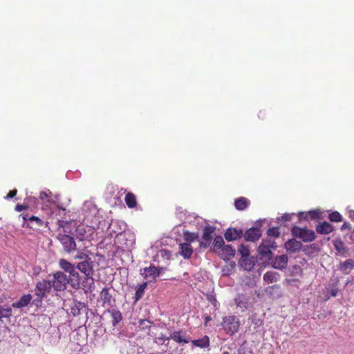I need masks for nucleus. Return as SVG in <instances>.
<instances>
[{
	"label": "nucleus",
	"instance_id": "f257e3e1",
	"mask_svg": "<svg viewBox=\"0 0 354 354\" xmlns=\"http://www.w3.org/2000/svg\"><path fill=\"white\" fill-rule=\"evenodd\" d=\"M221 325L226 334L232 336L239 331L241 323L237 317L228 315L223 318Z\"/></svg>",
	"mask_w": 354,
	"mask_h": 354
},
{
	"label": "nucleus",
	"instance_id": "f03ea898",
	"mask_svg": "<svg viewBox=\"0 0 354 354\" xmlns=\"http://www.w3.org/2000/svg\"><path fill=\"white\" fill-rule=\"evenodd\" d=\"M294 236L301 239L304 242H310L315 239V232L307 228H301L298 226H293L291 230Z\"/></svg>",
	"mask_w": 354,
	"mask_h": 354
},
{
	"label": "nucleus",
	"instance_id": "7ed1b4c3",
	"mask_svg": "<svg viewBox=\"0 0 354 354\" xmlns=\"http://www.w3.org/2000/svg\"><path fill=\"white\" fill-rule=\"evenodd\" d=\"M277 248L276 243L270 239H265L262 240L261 243L259 246L258 252L261 258L270 259L272 257V250Z\"/></svg>",
	"mask_w": 354,
	"mask_h": 354
},
{
	"label": "nucleus",
	"instance_id": "20e7f679",
	"mask_svg": "<svg viewBox=\"0 0 354 354\" xmlns=\"http://www.w3.org/2000/svg\"><path fill=\"white\" fill-rule=\"evenodd\" d=\"M53 279L51 284L56 291H62L66 288L69 279L66 274L61 271H57L54 273Z\"/></svg>",
	"mask_w": 354,
	"mask_h": 354
},
{
	"label": "nucleus",
	"instance_id": "39448f33",
	"mask_svg": "<svg viewBox=\"0 0 354 354\" xmlns=\"http://www.w3.org/2000/svg\"><path fill=\"white\" fill-rule=\"evenodd\" d=\"M52 287L50 281L41 280L38 281L35 288V294L38 297L36 301L41 302L42 299L46 297V293L50 291Z\"/></svg>",
	"mask_w": 354,
	"mask_h": 354
},
{
	"label": "nucleus",
	"instance_id": "423d86ee",
	"mask_svg": "<svg viewBox=\"0 0 354 354\" xmlns=\"http://www.w3.org/2000/svg\"><path fill=\"white\" fill-rule=\"evenodd\" d=\"M57 239L62 243L66 253H71L76 250L77 245L73 237L67 234H58Z\"/></svg>",
	"mask_w": 354,
	"mask_h": 354
},
{
	"label": "nucleus",
	"instance_id": "0eeeda50",
	"mask_svg": "<svg viewBox=\"0 0 354 354\" xmlns=\"http://www.w3.org/2000/svg\"><path fill=\"white\" fill-rule=\"evenodd\" d=\"M215 228L212 226L207 225L203 228L201 240L199 242L200 248H207L212 243L213 239V233Z\"/></svg>",
	"mask_w": 354,
	"mask_h": 354
},
{
	"label": "nucleus",
	"instance_id": "6e6552de",
	"mask_svg": "<svg viewBox=\"0 0 354 354\" xmlns=\"http://www.w3.org/2000/svg\"><path fill=\"white\" fill-rule=\"evenodd\" d=\"M77 268L81 272L84 273L86 277L91 278L92 281L91 285L94 286V280L92 277L94 272V270L91 259H90V260H86L80 262L77 265Z\"/></svg>",
	"mask_w": 354,
	"mask_h": 354
},
{
	"label": "nucleus",
	"instance_id": "1a4fd4ad",
	"mask_svg": "<svg viewBox=\"0 0 354 354\" xmlns=\"http://www.w3.org/2000/svg\"><path fill=\"white\" fill-rule=\"evenodd\" d=\"M88 307L85 303L75 300L73 301L71 307V313L73 316H79L82 313L87 314Z\"/></svg>",
	"mask_w": 354,
	"mask_h": 354
},
{
	"label": "nucleus",
	"instance_id": "9d476101",
	"mask_svg": "<svg viewBox=\"0 0 354 354\" xmlns=\"http://www.w3.org/2000/svg\"><path fill=\"white\" fill-rule=\"evenodd\" d=\"M243 236V230L234 227L226 230L224 237L227 241H232L241 239Z\"/></svg>",
	"mask_w": 354,
	"mask_h": 354
},
{
	"label": "nucleus",
	"instance_id": "9b49d317",
	"mask_svg": "<svg viewBox=\"0 0 354 354\" xmlns=\"http://www.w3.org/2000/svg\"><path fill=\"white\" fill-rule=\"evenodd\" d=\"M261 233L258 227H251L244 234V238L247 241L254 242L261 237Z\"/></svg>",
	"mask_w": 354,
	"mask_h": 354
},
{
	"label": "nucleus",
	"instance_id": "f8f14e48",
	"mask_svg": "<svg viewBox=\"0 0 354 354\" xmlns=\"http://www.w3.org/2000/svg\"><path fill=\"white\" fill-rule=\"evenodd\" d=\"M288 258L287 255L283 254L276 257L272 262V266L274 269L283 270L287 267Z\"/></svg>",
	"mask_w": 354,
	"mask_h": 354
},
{
	"label": "nucleus",
	"instance_id": "ddd939ff",
	"mask_svg": "<svg viewBox=\"0 0 354 354\" xmlns=\"http://www.w3.org/2000/svg\"><path fill=\"white\" fill-rule=\"evenodd\" d=\"M59 266L65 272H68L71 276L75 277L78 275L77 272L75 270L74 265L64 259H61L59 261Z\"/></svg>",
	"mask_w": 354,
	"mask_h": 354
},
{
	"label": "nucleus",
	"instance_id": "4468645a",
	"mask_svg": "<svg viewBox=\"0 0 354 354\" xmlns=\"http://www.w3.org/2000/svg\"><path fill=\"white\" fill-rule=\"evenodd\" d=\"M285 248L290 253H295L301 249L302 243L300 241L292 239L285 243Z\"/></svg>",
	"mask_w": 354,
	"mask_h": 354
},
{
	"label": "nucleus",
	"instance_id": "2eb2a0df",
	"mask_svg": "<svg viewBox=\"0 0 354 354\" xmlns=\"http://www.w3.org/2000/svg\"><path fill=\"white\" fill-rule=\"evenodd\" d=\"M179 248H180L179 254L185 259H189L194 252L193 248L192 247L191 244L188 243H180L179 245Z\"/></svg>",
	"mask_w": 354,
	"mask_h": 354
},
{
	"label": "nucleus",
	"instance_id": "dca6fc26",
	"mask_svg": "<svg viewBox=\"0 0 354 354\" xmlns=\"http://www.w3.org/2000/svg\"><path fill=\"white\" fill-rule=\"evenodd\" d=\"M159 270L156 267L153 266L143 268L141 272V274L146 279L149 278L155 279L159 275Z\"/></svg>",
	"mask_w": 354,
	"mask_h": 354
},
{
	"label": "nucleus",
	"instance_id": "f3484780",
	"mask_svg": "<svg viewBox=\"0 0 354 354\" xmlns=\"http://www.w3.org/2000/svg\"><path fill=\"white\" fill-rule=\"evenodd\" d=\"M235 254V249H234L230 245H225L219 252L221 257L225 260H230Z\"/></svg>",
	"mask_w": 354,
	"mask_h": 354
},
{
	"label": "nucleus",
	"instance_id": "a211bd4d",
	"mask_svg": "<svg viewBox=\"0 0 354 354\" xmlns=\"http://www.w3.org/2000/svg\"><path fill=\"white\" fill-rule=\"evenodd\" d=\"M185 335H186L185 332H183L180 330L174 331L171 334L170 338L172 339L176 342L179 343V344H181V343L187 344L189 342V338L185 336Z\"/></svg>",
	"mask_w": 354,
	"mask_h": 354
},
{
	"label": "nucleus",
	"instance_id": "6ab92c4d",
	"mask_svg": "<svg viewBox=\"0 0 354 354\" xmlns=\"http://www.w3.org/2000/svg\"><path fill=\"white\" fill-rule=\"evenodd\" d=\"M32 298L30 294L24 295L17 301L12 303V306L15 308L26 307L30 303Z\"/></svg>",
	"mask_w": 354,
	"mask_h": 354
},
{
	"label": "nucleus",
	"instance_id": "aec40b11",
	"mask_svg": "<svg viewBox=\"0 0 354 354\" xmlns=\"http://www.w3.org/2000/svg\"><path fill=\"white\" fill-rule=\"evenodd\" d=\"M43 225L44 221L40 218L35 216H31L30 217H28V223H27L26 227L36 230Z\"/></svg>",
	"mask_w": 354,
	"mask_h": 354
},
{
	"label": "nucleus",
	"instance_id": "412c9836",
	"mask_svg": "<svg viewBox=\"0 0 354 354\" xmlns=\"http://www.w3.org/2000/svg\"><path fill=\"white\" fill-rule=\"evenodd\" d=\"M333 226L329 223L324 221L316 226V231L320 234H328L333 231Z\"/></svg>",
	"mask_w": 354,
	"mask_h": 354
},
{
	"label": "nucleus",
	"instance_id": "4be33fe9",
	"mask_svg": "<svg viewBox=\"0 0 354 354\" xmlns=\"http://www.w3.org/2000/svg\"><path fill=\"white\" fill-rule=\"evenodd\" d=\"M254 263V258L250 256L245 258H241L239 260L240 266L245 270H251L253 268Z\"/></svg>",
	"mask_w": 354,
	"mask_h": 354
},
{
	"label": "nucleus",
	"instance_id": "5701e85b",
	"mask_svg": "<svg viewBox=\"0 0 354 354\" xmlns=\"http://www.w3.org/2000/svg\"><path fill=\"white\" fill-rule=\"evenodd\" d=\"M280 274L274 271H268L263 274V280L267 283H272L279 281Z\"/></svg>",
	"mask_w": 354,
	"mask_h": 354
},
{
	"label": "nucleus",
	"instance_id": "b1692460",
	"mask_svg": "<svg viewBox=\"0 0 354 354\" xmlns=\"http://www.w3.org/2000/svg\"><path fill=\"white\" fill-rule=\"evenodd\" d=\"M339 270L345 274H348L354 268V260L347 259L339 265Z\"/></svg>",
	"mask_w": 354,
	"mask_h": 354
},
{
	"label": "nucleus",
	"instance_id": "393cba45",
	"mask_svg": "<svg viewBox=\"0 0 354 354\" xmlns=\"http://www.w3.org/2000/svg\"><path fill=\"white\" fill-rule=\"evenodd\" d=\"M322 212L319 210H312L308 212H301L299 213L300 219H315L319 218L321 216Z\"/></svg>",
	"mask_w": 354,
	"mask_h": 354
},
{
	"label": "nucleus",
	"instance_id": "a878e982",
	"mask_svg": "<svg viewBox=\"0 0 354 354\" xmlns=\"http://www.w3.org/2000/svg\"><path fill=\"white\" fill-rule=\"evenodd\" d=\"M192 344L196 347L206 348L209 346V338L205 335L201 339L192 340Z\"/></svg>",
	"mask_w": 354,
	"mask_h": 354
},
{
	"label": "nucleus",
	"instance_id": "bb28decb",
	"mask_svg": "<svg viewBox=\"0 0 354 354\" xmlns=\"http://www.w3.org/2000/svg\"><path fill=\"white\" fill-rule=\"evenodd\" d=\"M108 312L111 316L113 326H116L122 319V313L117 309L109 310Z\"/></svg>",
	"mask_w": 354,
	"mask_h": 354
},
{
	"label": "nucleus",
	"instance_id": "cd10ccee",
	"mask_svg": "<svg viewBox=\"0 0 354 354\" xmlns=\"http://www.w3.org/2000/svg\"><path fill=\"white\" fill-rule=\"evenodd\" d=\"M124 201L129 208H134L137 206L136 196L132 192H128L125 195Z\"/></svg>",
	"mask_w": 354,
	"mask_h": 354
},
{
	"label": "nucleus",
	"instance_id": "c85d7f7f",
	"mask_svg": "<svg viewBox=\"0 0 354 354\" xmlns=\"http://www.w3.org/2000/svg\"><path fill=\"white\" fill-rule=\"evenodd\" d=\"M250 204V201L244 197H240L235 200L234 206L238 210H244Z\"/></svg>",
	"mask_w": 354,
	"mask_h": 354
},
{
	"label": "nucleus",
	"instance_id": "c756f323",
	"mask_svg": "<svg viewBox=\"0 0 354 354\" xmlns=\"http://www.w3.org/2000/svg\"><path fill=\"white\" fill-rule=\"evenodd\" d=\"M183 236V239L186 241L185 243H188L197 241L199 238L198 233L190 232L189 231H184Z\"/></svg>",
	"mask_w": 354,
	"mask_h": 354
},
{
	"label": "nucleus",
	"instance_id": "7c9ffc66",
	"mask_svg": "<svg viewBox=\"0 0 354 354\" xmlns=\"http://www.w3.org/2000/svg\"><path fill=\"white\" fill-rule=\"evenodd\" d=\"M100 298L103 301L104 304H107L108 305L111 304V295L109 293V289L108 288H104L100 292Z\"/></svg>",
	"mask_w": 354,
	"mask_h": 354
},
{
	"label": "nucleus",
	"instance_id": "2f4dec72",
	"mask_svg": "<svg viewBox=\"0 0 354 354\" xmlns=\"http://www.w3.org/2000/svg\"><path fill=\"white\" fill-rule=\"evenodd\" d=\"M333 245L335 250L342 255L348 251V248L346 247L344 243L340 239L335 240Z\"/></svg>",
	"mask_w": 354,
	"mask_h": 354
},
{
	"label": "nucleus",
	"instance_id": "473e14b6",
	"mask_svg": "<svg viewBox=\"0 0 354 354\" xmlns=\"http://www.w3.org/2000/svg\"><path fill=\"white\" fill-rule=\"evenodd\" d=\"M147 286V282H144L138 286L134 296L135 301H138L143 297Z\"/></svg>",
	"mask_w": 354,
	"mask_h": 354
},
{
	"label": "nucleus",
	"instance_id": "72a5a7b5",
	"mask_svg": "<svg viewBox=\"0 0 354 354\" xmlns=\"http://www.w3.org/2000/svg\"><path fill=\"white\" fill-rule=\"evenodd\" d=\"M225 245L223 237L221 236H216L213 241L214 250L221 249Z\"/></svg>",
	"mask_w": 354,
	"mask_h": 354
},
{
	"label": "nucleus",
	"instance_id": "f704fd0d",
	"mask_svg": "<svg viewBox=\"0 0 354 354\" xmlns=\"http://www.w3.org/2000/svg\"><path fill=\"white\" fill-rule=\"evenodd\" d=\"M12 315V310L10 308H4L2 306H0V321L2 320L3 318H8Z\"/></svg>",
	"mask_w": 354,
	"mask_h": 354
},
{
	"label": "nucleus",
	"instance_id": "c9c22d12",
	"mask_svg": "<svg viewBox=\"0 0 354 354\" xmlns=\"http://www.w3.org/2000/svg\"><path fill=\"white\" fill-rule=\"evenodd\" d=\"M238 253L241 255V258H245L250 256V250L248 246L241 245L238 250Z\"/></svg>",
	"mask_w": 354,
	"mask_h": 354
},
{
	"label": "nucleus",
	"instance_id": "e433bc0d",
	"mask_svg": "<svg viewBox=\"0 0 354 354\" xmlns=\"http://www.w3.org/2000/svg\"><path fill=\"white\" fill-rule=\"evenodd\" d=\"M328 218L332 222H340L342 220V215L336 211L330 213Z\"/></svg>",
	"mask_w": 354,
	"mask_h": 354
},
{
	"label": "nucleus",
	"instance_id": "4c0bfd02",
	"mask_svg": "<svg viewBox=\"0 0 354 354\" xmlns=\"http://www.w3.org/2000/svg\"><path fill=\"white\" fill-rule=\"evenodd\" d=\"M267 234L270 237L277 238L280 236V232L278 227H272L268 230Z\"/></svg>",
	"mask_w": 354,
	"mask_h": 354
},
{
	"label": "nucleus",
	"instance_id": "58836bf2",
	"mask_svg": "<svg viewBox=\"0 0 354 354\" xmlns=\"http://www.w3.org/2000/svg\"><path fill=\"white\" fill-rule=\"evenodd\" d=\"M149 324H150V322L149 320L142 319L139 321L138 326L142 330H146V329L149 330L150 328Z\"/></svg>",
	"mask_w": 354,
	"mask_h": 354
},
{
	"label": "nucleus",
	"instance_id": "ea45409f",
	"mask_svg": "<svg viewBox=\"0 0 354 354\" xmlns=\"http://www.w3.org/2000/svg\"><path fill=\"white\" fill-rule=\"evenodd\" d=\"M75 259H80L82 261L90 260V257L84 252H79L78 254L75 257Z\"/></svg>",
	"mask_w": 354,
	"mask_h": 354
},
{
	"label": "nucleus",
	"instance_id": "a19ab883",
	"mask_svg": "<svg viewBox=\"0 0 354 354\" xmlns=\"http://www.w3.org/2000/svg\"><path fill=\"white\" fill-rule=\"evenodd\" d=\"M29 206L26 204H17L15 205V209L17 212H21L23 210L28 209Z\"/></svg>",
	"mask_w": 354,
	"mask_h": 354
},
{
	"label": "nucleus",
	"instance_id": "79ce46f5",
	"mask_svg": "<svg viewBox=\"0 0 354 354\" xmlns=\"http://www.w3.org/2000/svg\"><path fill=\"white\" fill-rule=\"evenodd\" d=\"M275 290H280V286L279 285H273L267 288V292L270 295H274V291Z\"/></svg>",
	"mask_w": 354,
	"mask_h": 354
},
{
	"label": "nucleus",
	"instance_id": "37998d69",
	"mask_svg": "<svg viewBox=\"0 0 354 354\" xmlns=\"http://www.w3.org/2000/svg\"><path fill=\"white\" fill-rule=\"evenodd\" d=\"M285 282L288 286H297V285H296L295 283H297V282H299V280L297 279H286L285 280Z\"/></svg>",
	"mask_w": 354,
	"mask_h": 354
},
{
	"label": "nucleus",
	"instance_id": "c03bdc74",
	"mask_svg": "<svg viewBox=\"0 0 354 354\" xmlns=\"http://www.w3.org/2000/svg\"><path fill=\"white\" fill-rule=\"evenodd\" d=\"M19 216L22 218L24 221L22 226L26 227L27 223H28V217H30L29 215L28 214H21Z\"/></svg>",
	"mask_w": 354,
	"mask_h": 354
},
{
	"label": "nucleus",
	"instance_id": "a18cd8bd",
	"mask_svg": "<svg viewBox=\"0 0 354 354\" xmlns=\"http://www.w3.org/2000/svg\"><path fill=\"white\" fill-rule=\"evenodd\" d=\"M207 300L214 305V307L216 306L217 301L214 295H208L207 296Z\"/></svg>",
	"mask_w": 354,
	"mask_h": 354
},
{
	"label": "nucleus",
	"instance_id": "49530a36",
	"mask_svg": "<svg viewBox=\"0 0 354 354\" xmlns=\"http://www.w3.org/2000/svg\"><path fill=\"white\" fill-rule=\"evenodd\" d=\"M17 189L11 190V191H10L8 192V194L6 196V199L12 198L13 197H15L17 195Z\"/></svg>",
	"mask_w": 354,
	"mask_h": 354
},
{
	"label": "nucleus",
	"instance_id": "de8ad7c7",
	"mask_svg": "<svg viewBox=\"0 0 354 354\" xmlns=\"http://www.w3.org/2000/svg\"><path fill=\"white\" fill-rule=\"evenodd\" d=\"M292 218V214H284L282 216H281V221L282 222H287V221H290Z\"/></svg>",
	"mask_w": 354,
	"mask_h": 354
},
{
	"label": "nucleus",
	"instance_id": "09e8293b",
	"mask_svg": "<svg viewBox=\"0 0 354 354\" xmlns=\"http://www.w3.org/2000/svg\"><path fill=\"white\" fill-rule=\"evenodd\" d=\"M345 229H349V230L351 229V225L347 222H344V224L341 227V230L343 231Z\"/></svg>",
	"mask_w": 354,
	"mask_h": 354
},
{
	"label": "nucleus",
	"instance_id": "8fccbe9b",
	"mask_svg": "<svg viewBox=\"0 0 354 354\" xmlns=\"http://www.w3.org/2000/svg\"><path fill=\"white\" fill-rule=\"evenodd\" d=\"M337 292H338L337 288H332V289L330 290V294L333 297L337 296Z\"/></svg>",
	"mask_w": 354,
	"mask_h": 354
},
{
	"label": "nucleus",
	"instance_id": "3c124183",
	"mask_svg": "<svg viewBox=\"0 0 354 354\" xmlns=\"http://www.w3.org/2000/svg\"><path fill=\"white\" fill-rule=\"evenodd\" d=\"M348 216L354 221V209H348Z\"/></svg>",
	"mask_w": 354,
	"mask_h": 354
},
{
	"label": "nucleus",
	"instance_id": "603ef678",
	"mask_svg": "<svg viewBox=\"0 0 354 354\" xmlns=\"http://www.w3.org/2000/svg\"><path fill=\"white\" fill-rule=\"evenodd\" d=\"M48 196V194L45 192H41L40 193V195H39V198L41 200H44L46 198H47Z\"/></svg>",
	"mask_w": 354,
	"mask_h": 354
},
{
	"label": "nucleus",
	"instance_id": "864d4df0",
	"mask_svg": "<svg viewBox=\"0 0 354 354\" xmlns=\"http://www.w3.org/2000/svg\"><path fill=\"white\" fill-rule=\"evenodd\" d=\"M169 339H171L170 337H166L162 334L161 335L160 337H158V339L162 341V342H164L165 340H169Z\"/></svg>",
	"mask_w": 354,
	"mask_h": 354
},
{
	"label": "nucleus",
	"instance_id": "5fc2aeb1",
	"mask_svg": "<svg viewBox=\"0 0 354 354\" xmlns=\"http://www.w3.org/2000/svg\"><path fill=\"white\" fill-rule=\"evenodd\" d=\"M348 283L354 285V277H352L350 280H348L346 282V284H348Z\"/></svg>",
	"mask_w": 354,
	"mask_h": 354
},
{
	"label": "nucleus",
	"instance_id": "6e6d98bb",
	"mask_svg": "<svg viewBox=\"0 0 354 354\" xmlns=\"http://www.w3.org/2000/svg\"><path fill=\"white\" fill-rule=\"evenodd\" d=\"M211 319V317L209 316H207L205 317V325L207 326V322Z\"/></svg>",
	"mask_w": 354,
	"mask_h": 354
},
{
	"label": "nucleus",
	"instance_id": "4d7b16f0",
	"mask_svg": "<svg viewBox=\"0 0 354 354\" xmlns=\"http://www.w3.org/2000/svg\"><path fill=\"white\" fill-rule=\"evenodd\" d=\"M299 274L301 275L302 274V270L300 268L299 269Z\"/></svg>",
	"mask_w": 354,
	"mask_h": 354
},
{
	"label": "nucleus",
	"instance_id": "13d9d810",
	"mask_svg": "<svg viewBox=\"0 0 354 354\" xmlns=\"http://www.w3.org/2000/svg\"><path fill=\"white\" fill-rule=\"evenodd\" d=\"M222 354H230L228 351H224Z\"/></svg>",
	"mask_w": 354,
	"mask_h": 354
},
{
	"label": "nucleus",
	"instance_id": "bf43d9fd",
	"mask_svg": "<svg viewBox=\"0 0 354 354\" xmlns=\"http://www.w3.org/2000/svg\"><path fill=\"white\" fill-rule=\"evenodd\" d=\"M90 291H92L93 290V288H91V286H89Z\"/></svg>",
	"mask_w": 354,
	"mask_h": 354
}]
</instances>
